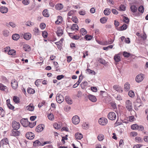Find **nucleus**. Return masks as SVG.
Wrapping results in <instances>:
<instances>
[{"label":"nucleus","mask_w":148,"mask_h":148,"mask_svg":"<svg viewBox=\"0 0 148 148\" xmlns=\"http://www.w3.org/2000/svg\"><path fill=\"white\" fill-rule=\"evenodd\" d=\"M123 55L125 57L128 58L130 55L131 54L129 53H128L126 51H124L123 52Z\"/></svg>","instance_id":"42"},{"label":"nucleus","mask_w":148,"mask_h":148,"mask_svg":"<svg viewBox=\"0 0 148 148\" xmlns=\"http://www.w3.org/2000/svg\"><path fill=\"white\" fill-rule=\"evenodd\" d=\"M9 25L13 28L15 27L16 26V24L12 22H9Z\"/></svg>","instance_id":"64"},{"label":"nucleus","mask_w":148,"mask_h":148,"mask_svg":"<svg viewBox=\"0 0 148 148\" xmlns=\"http://www.w3.org/2000/svg\"><path fill=\"white\" fill-rule=\"evenodd\" d=\"M113 88L114 90H116L118 92H123V90L121 87L119 85H115L113 86Z\"/></svg>","instance_id":"9"},{"label":"nucleus","mask_w":148,"mask_h":148,"mask_svg":"<svg viewBox=\"0 0 148 148\" xmlns=\"http://www.w3.org/2000/svg\"><path fill=\"white\" fill-rule=\"evenodd\" d=\"M78 27L77 24H73L71 26V29L72 30H78Z\"/></svg>","instance_id":"30"},{"label":"nucleus","mask_w":148,"mask_h":148,"mask_svg":"<svg viewBox=\"0 0 148 148\" xmlns=\"http://www.w3.org/2000/svg\"><path fill=\"white\" fill-rule=\"evenodd\" d=\"M75 13V11L73 10H71L68 13L67 15L69 16H71L73 15Z\"/></svg>","instance_id":"62"},{"label":"nucleus","mask_w":148,"mask_h":148,"mask_svg":"<svg viewBox=\"0 0 148 148\" xmlns=\"http://www.w3.org/2000/svg\"><path fill=\"white\" fill-rule=\"evenodd\" d=\"M79 117L77 115L74 116L72 119V122L74 124H77L79 122Z\"/></svg>","instance_id":"3"},{"label":"nucleus","mask_w":148,"mask_h":148,"mask_svg":"<svg viewBox=\"0 0 148 148\" xmlns=\"http://www.w3.org/2000/svg\"><path fill=\"white\" fill-rule=\"evenodd\" d=\"M7 106L8 108L10 109L13 110L14 109V107L10 103H8Z\"/></svg>","instance_id":"59"},{"label":"nucleus","mask_w":148,"mask_h":148,"mask_svg":"<svg viewBox=\"0 0 148 148\" xmlns=\"http://www.w3.org/2000/svg\"><path fill=\"white\" fill-rule=\"evenodd\" d=\"M125 106L129 111L132 110V106L131 102L129 100H127L125 101Z\"/></svg>","instance_id":"1"},{"label":"nucleus","mask_w":148,"mask_h":148,"mask_svg":"<svg viewBox=\"0 0 148 148\" xmlns=\"http://www.w3.org/2000/svg\"><path fill=\"white\" fill-rule=\"evenodd\" d=\"M114 59L116 62H119L120 61L121 58L119 54L115 55L114 57Z\"/></svg>","instance_id":"21"},{"label":"nucleus","mask_w":148,"mask_h":148,"mask_svg":"<svg viewBox=\"0 0 148 148\" xmlns=\"http://www.w3.org/2000/svg\"><path fill=\"white\" fill-rule=\"evenodd\" d=\"M75 136L76 139L79 140L83 138L82 135L79 133H76L75 135Z\"/></svg>","instance_id":"19"},{"label":"nucleus","mask_w":148,"mask_h":148,"mask_svg":"<svg viewBox=\"0 0 148 148\" xmlns=\"http://www.w3.org/2000/svg\"><path fill=\"white\" fill-rule=\"evenodd\" d=\"M135 140L136 142L138 143H141L143 141V138L139 137H136Z\"/></svg>","instance_id":"34"},{"label":"nucleus","mask_w":148,"mask_h":148,"mask_svg":"<svg viewBox=\"0 0 148 148\" xmlns=\"http://www.w3.org/2000/svg\"><path fill=\"white\" fill-rule=\"evenodd\" d=\"M99 124L102 125H104L107 123L108 121L107 119L104 117L100 118L98 121Z\"/></svg>","instance_id":"2"},{"label":"nucleus","mask_w":148,"mask_h":148,"mask_svg":"<svg viewBox=\"0 0 148 148\" xmlns=\"http://www.w3.org/2000/svg\"><path fill=\"white\" fill-rule=\"evenodd\" d=\"M107 18L106 17L101 18L100 20V22L102 23H105L107 21Z\"/></svg>","instance_id":"40"},{"label":"nucleus","mask_w":148,"mask_h":148,"mask_svg":"<svg viewBox=\"0 0 148 148\" xmlns=\"http://www.w3.org/2000/svg\"><path fill=\"white\" fill-rule=\"evenodd\" d=\"M19 132L16 130H12V134L14 136H18L19 134Z\"/></svg>","instance_id":"28"},{"label":"nucleus","mask_w":148,"mask_h":148,"mask_svg":"<svg viewBox=\"0 0 148 148\" xmlns=\"http://www.w3.org/2000/svg\"><path fill=\"white\" fill-rule=\"evenodd\" d=\"M42 34L43 37L44 38H46L47 37L48 34L46 31H44L42 32Z\"/></svg>","instance_id":"49"},{"label":"nucleus","mask_w":148,"mask_h":148,"mask_svg":"<svg viewBox=\"0 0 148 148\" xmlns=\"http://www.w3.org/2000/svg\"><path fill=\"white\" fill-rule=\"evenodd\" d=\"M85 38L87 40H90L92 39V37L91 35H87L85 36Z\"/></svg>","instance_id":"54"},{"label":"nucleus","mask_w":148,"mask_h":148,"mask_svg":"<svg viewBox=\"0 0 148 148\" xmlns=\"http://www.w3.org/2000/svg\"><path fill=\"white\" fill-rule=\"evenodd\" d=\"M22 3L24 5H26L29 4V0H23Z\"/></svg>","instance_id":"57"},{"label":"nucleus","mask_w":148,"mask_h":148,"mask_svg":"<svg viewBox=\"0 0 148 148\" xmlns=\"http://www.w3.org/2000/svg\"><path fill=\"white\" fill-rule=\"evenodd\" d=\"M12 125L14 130H17L20 128V125L19 122L14 121L12 122Z\"/></svg>","instance_id":"4"},{"label":"nucleus","mask_w":148,"mask_h":148,"mask_svg":"<svg viewBox=\"0 0 148 148\" xmlns=\"http://www.w3.org/2000/svg\"><path fill=\"white\" fill-rule=\"evenodd\" d=\"M80 32L82 35H85L87 33V31L84 28H82L80 30Z\"/></svg>","instance_id":"48"},{"label":"nucleus","mask_w":148,"mask_h":148,"mask_svg":"<svg viewBox=\"0 0 148 148\" xmlns=\"http://www.w3.org/2000/svg\"><path fill=\"white\" fill-rule=\"evenodd\" d=\"M16 51L15 50L12 49L8 51V54L10 55H14Z\"/></svg>","instance_id":"39"},{"label":"nucleus","mask_w":148,"mask_h":148,"mask_svg":"<svg viewBox=\"0 0 148 148\" xmlns=\"http://www.w3.org/2000/svg\"><path fill=\"white\" fill-rule=\"evenodd\" d=\"M0 90L2 91H6L7 90V87L2 84H0Z\"/></svg>","instance_id":"27"},{"label":"nucleus","mask_w":148,"mask_h":148,"mask_svg":"<svg viewBox=\"0 0 148 148\" xmlns=\"http://www.w3.org/2000/svg\"><path fill=\"white\" fill-rule=\"evenodd\" d=\"M124 88L126 91H128L130 89V85L128 82H126L124 85Z\"/></svg>","instance_id":"17"},{"label":"nucleus","mask_w":148,"mask_h":148,"mask_svg":"<svg viewBox=\"0 0 148 148\" xmlns=\"http://www.w3.org/2000/svg\"><path fill=\"white\" fill-rule=\"evenodd\" d=\"M116 117V114L114 112H112V120L115 119Z\"/></svg>","instance_id":"51"},{"label":"nucleus","mask_w":148,"mask_h":148,"mask_svg":"<svg viewBox=\"0 0 148 148\" xmlns=\"http://www.w3.org/2000/svg\"><path fill=\"white\" fill-rule=\"evenodd\" d=\"M124 22L126 23H128L129 22V20L128 18L125 17L124 18Z\"/></svg>","instance_id":"63"},{"label":"nucleus","mask_w":148,"mask_h":148,"mask_svg":"<svg viewBox=\"0 0 148 148\" xmlns=\"http://www.w3.org/2000/svg\"><path fill=\"white\" fill-rule=\"evenodd\" d=\"M44 125L43 124L39 125L37 127L36 129V132H41L43 130L44 128Z\"/></svg>","instance_id":"11"},{"label":"nucleus","mask_w":148,"mask_h":148,"mask_svg":"<svg viewBox=\"0 0 148 148\" xmlns=\"http://www.w3.org/2000/svg\"><path fill=\"white\" fill-rule=\"evenodd\" d=\"M128 94L129 96L131 98H133L135 96V94L132 90H130L128 92Z\"/></svg>","instance_id":"32"},{"label":"nucleus","mask_w":148,"mask_h":148,"mask_svg":"<svg viewBox=\"0 0 148 148\" xmlns=\"http://www.w3.org/2000/svg\"><path fill=\"white\" fill-rule=\"evenodd\" d=\"M104 13L106 15H109L110 13V9L108 8L106 9L104 11Z\"/></svg>","instance_id":"36"},{"label":"nucleus","mask_w":148,"mask_h":148,"mask_svg":"<svg viewBox=\"0 0 148 148\" xmlns=\"http://www.w3.org/2000/svg\"><path fill=\"white\" fill-rule=\"evenodd\" d=\"M8 10V8L5 7L1 6L0 8V11L2 13H6Z\"/></svg>","instance_id":"15"},{"label":"nucleus","mask_w":148,"mask_h":148,"mask_svg":"<svg viewBox=\"0 0 148 148\" xmlns=\"http://www.w3.org/2000/svg\"><path fill=\"white\" fill-rule=\"evenodd\" d=\"M138 126V125L136 124H133L131 126V129L133 130H137Z\"/></svg>","instance_id":"55"},{"label":"nucleus","mask_w":148,"mask_h":148,"mask_svg":"<svg viewBox=\"0 0 148 148\" xmlns=\"http://www.w3.org/2000/svg\"><path fill=\"white\" fill-rule=\"evenodd\" d=\"M88 97L89 99L92 102H95L97 101L96 97L93 95H88Z\"/></svg>","instance_id":"14"},{"label":"nucleus","mask_w":148,"mask_h":148,"mask_svg":"<svg viewBox=\"0 0 148 148\" xmlns=\"http://www.w3.org/2000/svg\"><path fill=\"white\" fill-rule=\"evenodd\" d=\"M63 8V5L61 3L57 4L56 5V9L58 10H61Z\"/></svg>","instance_id":"20"},{"label":"nucleus","mask_w":148,"mask_h":148,"mask_svg":"<svg viewBox=\"0 0 148 148\" xmlns=\"http://www.w3.org/2000/svg\"><path fill=\"white\" fill-rule=\"evenodd\" d=\"M131 11L133 12H136L137 10V8L135 5H131L130 7Z\"/></svg>","instance_id":"29"},{"label":"nucleus","mask_w":148,"mask_h":148,"mask_svg":"<svg viewBox=\"0 0 148 148\" xmlns=\"http://www.w3.org/2000/svg\"><path fill=\"white\" fill-rule=\"evenodd\" d=\"M139 36H140L141 38L143 40H145L147 38V36L144 32L143 34H141Z\"/></svg>","instance_id":"37"},{"label":"nucleus","mask_w":148,"mask_h":148,"mask_svg":"<svg viewBox=\"0 0 148 148\" xmlns=\"http://www.w3.org/2000/svg\"><path fill=\"white\" fill-rule=\"evenodd\" d=\"M30 47L29 45H25L24 46L23 49L25 51H29L30 50Z\"/></svg>","instance_id":"31"},{"label":"nucleus","mask_w":148,"mask_h":148,"mask_svg":"<svg viewBox=\"0 0 148 148\" xmlns=\"http://www.w3.org/2000/svg\"><path fill=\"white\" fill-rule=\"evenodd\" d=\"M71 109V107L69 106H66L64 108V110L65 111L68 112Z\"/></svg>","instance_id":"56"},{"label":"nucleus","mask_w":148,"mask_h":148,"mask_svg":"<svg viewBox=\"0 0 148 148\" xmlns=\"http://www.w3.org/2000/svg\"><path fill=\"white\" fill-rule=\"evenodd\" d=\"M26 110H28L29 111H33L34 109V107L32 104H30L29 105L25 107Z\"/></svg>","instance_id":"12"},{"label":"nucleus","mask_w":148,"mask_h":148,"mask_svg":"<svg viewBox=\"0 0 148 148\" xmlns=\"http://www.w3.org/2000/svg\"><path fill=\"white\" fill-rule=\"evenodd\" d=\"M42 14L45 17H49V14L48 12V10L47 9L44 10L42 12Z\"/></svg>","instance_id":"22"},{"label":"nucleus","mask_w":148,"mask_h":148,"mask_svg":"<svg viewBox=\"0 0 148 148\" xmlns=\"http://www.w3.org/2000/svg\"><path fill=\"white\" fill-rule=\"evenodd\" d=\"M25 136L26 138L29 140L32 139L34 137V134L31 132H27Z\"/></svg>","instance_id":"7"},{"label":"nucleus","mask_w":148,"mask_h":148,"mask_svg":"<svg viewBox=\"0 0 148 148\" xmlns=\"http://www.w3.org/2000/svg\"><path fill=\"white\" fill-rule=\"evenodd\" d=\"M112 95L114 96L115 98L118 100L120 101L122 100V97L120 95L112 94Z\"/></svg>","instance_id":"24"},{"label":"nucleus","mask_w":148,"mask_h":148,"mask_svg":"<svg viewBox=\"0 0 148 148\" xmlns=\"http://www.w3.org/2000/svg\"><path fill=\"white\" fill-rule=\"evenodd\" d=\"M1 141H3V144H4L5 145L8 144V140L7 138H5L2 140Z\"/></svg>","instance_id":"61"},{"label":"nucleus","mask_w":148,"mask_h":148,"mask_svg":"<svg viewBox=\"0 0 148 148\" xmlns=\"http://www.w3.org/2000/svg\"><path fill=\"white\" fill-rule=\"evenodd\" d=\"M33 32L36 35H38L39 34L40 31L38 28H35L33 30Z\"/></svg>","instance_id":"35"},{"label":"nucleus","mask_w":148,"mask_h":148,"mask_svg":"<svg viewBox=\"0 0 148 148\" xmlns=\"http://www.w3.org/2000/svg\"><path fill=\"white\" fill-rule=\"evenodd\" d=\"M71 19L72 21L75 23H77L78 21L77 18L76 16L73 17Z\"/></svg>","instance_id":"60"},{"label":"nucleus","mask_w":148,"mask_h":148,"mask_svg":"<svg viewBox=\"0 0 148 148\" xmlns=\"http://www.w3.org/2000/svg\"><path fill=\"white\" fill-rule=\"evenodd\" d=\"M144 128L143 127L142 125H138L137 127V130L139 131H142L144 130Z\"/></svg>","instance_id":"58"},{"label":"nucleus","mask_w":148,"mask_h":148,"mask_svg":"<svg viewBox=\"0 0 148 148\" xmlns=\"http://www.w3.org/2000/svg\"><path fill=\"white\" fill-rule=\"evenodd\" d=\"M65 100L67 103L69 104H71L72 103V100L68 96H66L65 98Z\"/></svg>","instance_id":"23"},{"label":"nucleus","mask_w":148,"mask_h":148,"mask_svg":"<svg viewBox=\"0 0 148 148\" xmlns=\"http://www.w3.org/2000/svg\"><path fill=\"white\" fill-rule=\"evenodd\" d=\"M87 84V82H82L81 84V88L82 89H84L85 88V86H86Z\"/></svg>","instance_id":"53"},{"label":"nucleus","mask_w":148,"mask_h":148,"mask_svg":"<svg viewBox=\"0 0 148 148\" xmlns=\"http://www.w3.org/2000/svg\"><path fill=\"white\" fill-rule=\"evenodd\" d=\"M56 100L58 103H60L64 101V98L62 95L58 94L56 97Z\"/></svg>","instance_id":"5"},{"label":"nucleus","mask_w":148,"mask_h":148,"mask_svg":"<svg viewBox=\"0 0 148 148\" xmlns=\"http://www.w3.org/2000/svg\"><path fill=\"white\" fill-rule=\"evenodd\" d=\"M21 123L24 127H27L28 125L29 122L27 119H21Z\"/></svg>","instance_id":"8"},{"label":"nucleus","mask_w":148,"mask_h":148,"mask_svg":"<svg viewBox=\"0 0 148 148\" xmlns=\"http://www.w3.org/2000/svg\"><path fill=\"white\" fill-rule=\"evenodd\" d=\"M12 37L13 40H17L19 38L20 36L19 34H15L12 35Z\"/></svg>","instance_id":"18"},{"label":"nucleus","mask_w":148,"mask_h":148,"mask_svg":"<svg viewBox=\"0 0 148 148\" xmlns=\"http://www.w3.org/2000/svg\"><path fill=\"white\" fill-rule=\"evenodd\" d=\"M26 25L28 26H33L34 25V23L30 21H28L26 23Z\"/></svg>","instance_id":"50"},{"label":"nucleus","mask_w":148,"mask_h":148,"mask_svg":"<svg viewBox=\"0 0 148 148\" xmlns=\"http://www.w3.org/2000/svg\"><path fill=\"white\" fill-rule=\"evenodd\" d=\"M127 28V25L124 24L122 26L120 27L119 29V31H123L125 30Z\"/></svg>","instance_id":"26"},{"label":"nucleus","mask_w":148,"mask_h":148,"mask_svg":"<svg viewBox=\"0 0 148 148\" xmlns=\"http://www.w3.org/2000/svg\"><path fill=\"white\" fill-rule=\"evenodd\" d=\"M48 117L50 120L52 121L54 119V116L53 114H50L48 115Z\"/></svg>","instance_id":"45"},{"label":"nucleus","mask_w":148,"mask_h":148,"mask_svg":"<svg viewBox=\"0 0 148 148\" xmlns=\"http://www.w3.org/2000/svg\"><path fill=\"white\" fill-rule=\"evenodd\" d=\"M62 18L61 16H58V20L55 22V23L57 24H58L62 22Z\"/></svg>","instance_id":"25"},{"label":"nucleus","mask_w":148,"mask_h":148,"mask_svg":"<svg viewBox=\"0 0 148 148\" xmlns=\"http://www.w3.org/2000/svg\"><path fill=\"white\" fill-rule=\"evenodd\" d=\"M144 9L142 5H140L138 8V10L141 13H143L144 11Z\"/></svg>","instance_id":"43"},{"label":"nucleus","mask_w":148,"mask_h":148,"mask_svg":"<svg viewBox=\"0 0 148 148\" xmlns=\"http://www.w3.org/2000/svg\"><path fill=\"white\" fill-rule=\"evenodd\" d=\"M31 37V35L29 33H25L24 35V38L27 40H29Z\"/></svg>","instance_id":"16"},{"label":"nucleus","mask_w":148,"mask_h":148,"mask_svg":"<svg viewBox=\"0 0 148 148\" xmlns=\"http://www.w3.org/2000/svg\"><path fill=\"white\" fill-rule=\"evenodd\" d=\"M119 10L121 11H125V7L123 5H121L119 7Z\"/></svg>","instance_id":"52"},{"label":"nucleus","mask_w":148,"mask_h":148,"mask_svg":"<svg viewBox=\"0 0 148 148\" xmlns=\"http://www.w3.org/2000/svg\"><path fill=\"white\" fill-rule=\"evenodd\" d=\"M11 86L14 89H16L17 88L18 84L17 82L15 79H12L11 82Z\"/></svg>","instance_id":"10"},{"label":"nucleus","mask_w":148,"mask_h":148,"mask_svg":"<svg viewBox=\"0 0 148 148\" xmlns=\"http://www.w3.org/2000/svg\"><path fill=\"white\" fill-rule=\"evenodd\" d=\"M86 71L89 74H91L93 75H95V74L94 71L91 70L89 69H87Z\"/></svg>","instance_id":"44"},{"label":"nucleus","mask_w":148,"mask_h":148,"mask_svg":"<svg viewBox=\"0 0 148 148\" xmlns=\"http://www.w3.org/2000/svg\"><path fill=\"white\" fill-rule=\"evenodd\" d=\"M27 91L28 93L31 94H33L34 92V90L31 88H28Z\"/></svg>","instance_id":"47"},{"label":"nucleus","mask_w":148,"mask_h":148,"mask_svg":"<svg viewBox=\"0 0 148 148\" xmlns=\"http://www.w3.org/2000/svg\"><path fill=\"white\" fill-rule=\"evenodd\" d=\"M9 32L8 30H5L3 31V34L5 37L8 36H9Z\"/></svg>","instance_id":"38"},{"label":"nucleus","mask_w":148,"mask_h":148,"mask_svg":"<svg viewBox=\"0 0 148 148\" xmlns=\"http://www.w3.org/2000/svg\"><path fill=\"white\" fill-rule=\"evenodd\" d=\"M97 138L99 141H101L103 139L104 136L103 134H99Z\"/></svg>","instance_id":"33"},{"label":"nucleus","mask_w":148,"mask_h":148,"mask_svg":"<svg viewBox=\"0 0 148 148\" xmlns=\"http://www.w3.org/2000/svg\"><path fill=\"white\" fill-rule=\"evenodd\" d=\"M53 126L56 129H59L61 127L60 125V124L59 125L56 123H55L54 124Z\"/></svg>","instance_id":"46"},{"label":"nucleus","mask_w":148,"mask_h":148,"mask_svg":"<svg viewBox=\"0 0 148 148\" xmlns=\"http://www.w3.org/2000/svg\"><path fill=\"white\" fill-rule=\"evenodd\" d=\"M56 33L58 36H60L63 34V31L60 28L58 27L57 28Z\"/></svg>","instance_id":"13"},{"label":"nucleus","mask_w":148,"mask_h":148,"mask_svg":"<svg viewBox=\"0 0 148 148\" xmlns=\"http://www.w3.org/2000/svg\"><path fill=\"white\" fill-rule=\"evenodd\" d=\"M13 100L16 103L20 102L19 98L16 96H14Z\"/></svg>","instance_id":"41"},{"label":"nucleus","mask_w":148,"mask_h":148,"mask_svg":"<svg viewBox=\"0 0 148 148\" xmlns=\"http://www.w3.org/2000/svg\"><path fill=\"white\" fill-rule=\"evenodd\" d=\"M143 79V75L140 73L136 76L135 78V80L137 82L139 83L141 82Z\"/></svg>","instance_id":"6"}]
</instances>
